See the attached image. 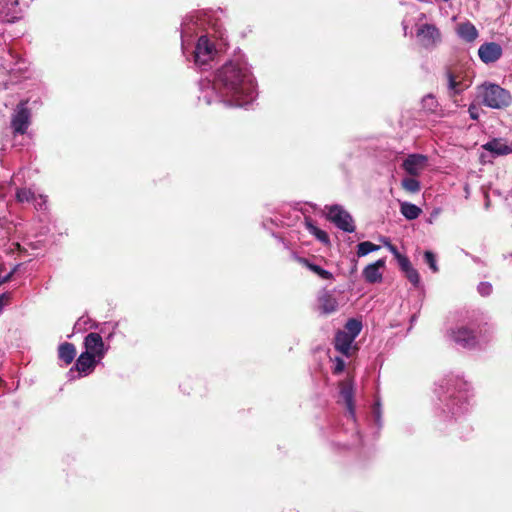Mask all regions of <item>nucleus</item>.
<instances>
[{
	"mask_svg": "<svg viewBox=\"0 0 512 512\" xmlns=\"http://www.w3.org/2000/svg\"><path fill=\"white\" fill-rule=\"evenodd\" d=\"M199 100L207 105L223 103L245 107L257 97V85L246 58L242 54L225 62L211 77L199 81Z\"/></svg>",
	"mask_w": 512,
	"mask_h": 512,
	"instance_id": "f257e3e1",
	"label": "nucleus"
},
{
	"mask_svg": "<svg viewBox=\"0 0 512 512\" xmlns=\"http://www.w3.org/2000/svg\"><path fill=\"white\" fill-rule=\"evenodd\" d=\"M439 400L443 403V412L457 418L465 414L472 396L469 384L458 375H448L439 383Z\"/></svg>",
	"mask_w": 512,
	"mask_h": 512,
	"instance_id": "f03ea898",
	"label": "nucleus"
},
{
	"mask_svg": "<svg viewBox=\"0 0 512 512\" xmlns=\"http://www.w3.org/2000/svg\"><path fill=\"white\" fill-rule=\"evenodd\" d=\"M477 97L481 103L491 109H505L512 103L511 93L500 85L484 82L477 86Z\"/></svg>",
	"mask_w": 512,
	"mask_h": 512,
	"instance_id": "7ed1b4c3",
	"label": "nucleus"
},
{
	"mask_svg": "<svg viewBox=\"0 0 512 512\" xmlns=\"http://www.w3.org/2000/svg\"><path fill=\"white\" fill-rule=\"evenodd\" d=\"M219 54L215 42L207 35H201L196 43L195 49L192 52L194 64L201 70H206L211 67Z\"/></svg>",
	"mask_w": 512,
	"mask_h": 512,
	"instance_id": "20e7f679",
	"label": "nucleus"
},
{
	"mask_svg": "<svg viewBox=\"0 0 512 512\" xmlns=\"http://www.w3.org/2000/svg\"><path fill=\"white\" fill-rule=\"evenodd\" d=\"M327 219L335 224L337 228L344 232L352 233L355 231V225L352 216L340 205H330L325 207Z\"/></svg>",
	"mask_w": 512,
	"mask_h": 512,
	"instance_id": "39448f33",
	"label": "nucleus"
},
{
	"mask_svg": "<svg viewBox=\"0 0 512 512\" xmlns=\"http://www.w3.org/2000/svg\"><path fill=\"white\" fill-rule=\"evenodd\" d=\"M99 362L98 359L89 355V353L82 352L74 366L68 371L67 378L69 380H75L76 378L87 376L94 371Z\"/></svg>",
	"mask_w": 512,
	"mask_h": 512,
	"instance_id": "423d86ee",
	"label": "nucleus"
},
{
	"mask_svg": "<svg viewBox=\"0 0 512 512\" xmlns=\"http://www.w3.org/2000/svg\"><path fill=\"white\" fill-rule=\"evenodd\" d=\"M416 37L425 49H432L441 42L440 30L434 24H417Z\"/></svg>",
	"mask_w": 512,
	"mask_h": 512,
	"instance_id": "0eeeda50",
	"label": "nucleus"
},
{
	"mask_svg": "<svg viewBox=\"0 0 512 512\" xmlns=\"http://www.w3.org/2000/svg\"><path fill=\"white\" fill-rule=\"evenodd\" d=\"M450 337L463 348H473L479 344L475 330L464 324L451 329Z\"/></svg>",
	"mask_w": 512,
	"mask_h": 512,
	"instance_id": "6e6552de",
	"label": "nucleus"
},
{
	"mask_svg": "<svg viewBox=\"0 0 512 512\" xmlns=\"http://www.w3.org/2000/svg\"><path fill=\"white\" fill-rule=\"evenodd\" d=\"M83 344L85 347L84 352L89 353V355L95 357L98 361H101L108 351V346L104 344L101 335L96 332L87 334Z\"/></svg>",
	"mask_w": 512,
	"mask_h": 512,
	"instance_id": "1a4fd4ad",
	"label": "nucleus"
},
{
	"mask_svg": "<svg viewBox=\"0 0 512 512\" xmlns=\"http://www.w3.org/2000/svg\"><path fill=\"white\" fill-rule=\"evenodd\" d=\"M28 100L21 101L15 110L13 115L11 126L14 133L24 134L29 123L30 111L27 108Z\"/></svg>",
	"mask_w": 512,
	"mask_h": 512,
	"instance_id": "9d476101",
	"label": "nucleus"
},
{
	"mask_svg": "<svg viewBox=\"0 0 512 512\" xmlns=\"http://www.w3.org/2000/svg\"><path fill=\"white\" fill-rule=\"evenodd\" d=\"M34 209L41 211V215L39 216V223L41 226L39 227V234H46L50 231L51 218L47 212V196L39 194H34Z\"/></svg>",
	"mask_w": 512,
	"mask_h": 512,
	"instance_id": "9b49d317",
	"label": "nucleus"
},
{
	"mask_svg": "<svg viewBox=\"0 0 512 512\" xmlns=\"http://www.w3.org/2000/svg\"><path fill=\"white\" fill-rule=\"evenodd\" d=\"M427 157L422 154H410L403 161V169L411 176H418L426 167Z\"/></svg>",
	"mask_w": 512,
	"mask_h": 512,
	"instance_id": "f8f14e48",
	"label": "nucleus"
},
{
	"mask_svg": "<svg viewBox=\"0 0 512 512\" xmlns=\"http://www.w3.org/2000/svg\"><path fill=\"white\" fill-rule=\"evenodd\" d=\"M385 265V258L378 259L374 263L367 265L362 272L364 280L370 284L381 282L383 278V273L381 270L385 267Z\"/></svg>",
	"mask_w": 512,
	"mask_h": 512,
	"instance_id": "ddd939ff",
	"label": "nucleus"
},
{
	"mask_svg": "<svg viewBox=\"0 0 512 512\" xmlns=\"http://www.w3.org/2000/svg\"><path fill=\"white\" fill-rule=\"evenodd\" d=\"M478 55L484 63H493L501 57L502 48L495 42L484 43L479 47Z\"/></svg>",
	"mask_w": 512,
	"mask_h": 512,
	"instance_id": "4468645a",
	"label": "nucleus"
},
{
	"mask_svg": "<svg viewBox=\"0 0 512 512\" xmlns=\"http://www.w3.org/2000/svg\"><path fill=\"white\" fill-rule=\"evenodd\" d=\"M482 148L490 152L493 156H504L512 153V147L501 138H493L482 145Z\"/></svg>",
	"mask_w": 512,
	"mask_h": 512,
	"instance_id": "2eb2a0df",
	"label": "nucleus"
},
{
	"mask_svg": "<svg viewBox=\"0 0 512 512\" xmlns=\"http://www.w3.org/2000/svg\"><path fill=\"white\" fill-rule=\"evenodd\" d=\"M198 25V17L187 16L181 26V38H182V51L183 54H187V41L192 37L195 27Z\"/></svg>",
	"mask_w": 512,
	"mask_h": 512,
	"instance_id": "dca6fc26",
	"label": "nucleus"
},
{
	"mask_svg": "<svg viewBox=\"0 0 512 512\" xmlns=\"http://www.w3.org/2000/svg\"><path fill=\"white\" fill-rule=\"evenodd\" d=\"M456 34L460 39L468 43L474 42L479 36L477 28L470 21L459 23L456 27Z\"/></svg>",
	"mask_w": 512,
	"mask_h": 512,
	"instance_id": "f3484780",
	"label": "nucleus"
},
{
	"mask_svg": "<svg viewBox=\"0 0 512 512\" xmlns=\"http://www.w3.org/2000/svg\"><path fill=\"white\" fill-rule=\"evenodd\" d=\"M340 395L346 404L349 417L355 420L354 390L351 382L341 384Z\"/></svg>",
	"mask_w": 512,
	"mask_h": 512,
	"instance_id": "a211bd4d",
	"label": "nucleus"
},
{
	"mask_svg": "<svg viewBox=\"0 0 512 512\" xmlns=\"http://www.w3.org/2000/svg\"><path fill=\"white\" fill-rule=\"evenodd\" d=\"M447 82L450 95L460 94L469 87V84L464 81L461 75L450 71L447 72Z\"/></svg>",
	"mask_w": 512,
	"mask_h": 512,
	"instance_id": "6ab92c4d",
	"label": "nucleus"
},
{
	"mask_svg": "<svg viewBox=\"0 0 512 512\" xmlns=\"http://www.w3.org/2000/svg\"><path fill=\"white\" fill-rule=\"evenodd\" d=\"M350 335H347L342 330L338 331L335 335L334 346L337 351L345 356H349L351 345L354 342Z\"/></svg>",
	"mask_w": 512,
	"mask_h": 512,
	"instance_id": "aec40b11",
	"label": "nucleus"
},
{
	"mask_svg": "<svg viewBox=\"0 0 512 512\" xmlns=\"http://www.w3.org/2000/svg\"><path fill=\"white\" fill-rule=\"evenodd\" d=\"M338 308L336 298L329 292H325L319 298V309L323 314H331Z\"/></svg>",
	"mask_w": 512,
	"mask_h": 512,
	"instance_id": "412c9836",
	"label": "nucleus"
},
{
	"mask_svg": "<svg viewBox=\"0 0 512 512\" xmlns=\"http://www.w3.org/2000/svg\"><path fill=\"white\" fill-rule=\"evenodd\" d=\"M295 258L299 263H301L302 265L307 267L309 270H311L313 273L318 275L320 278L325 279V280L333 279V274L331 272H329L328 270L323 269L319 265L313 264L308 259L303 258V257L296 256Z\"/></svg>",
	"mask_w": 512,
	"mask_h": 512,
	"instance_id": "4be33fe9",
	"label": "nucleus"
},
{
	"mask_svg": "<svg viewBox=\"0 0 512 512\" xmlns=\"http://www.w3.org/2000/svg\"><path fill=\"white\" fill-rule=\"evenodd\" d=\"M76 356V348L72 343H62L58 348V357L66 365L72 363Z\"/></svg>",
	"mask_w": 512,
	"mask_h": 512,
	"instance_id": "5701e85b",
	"label": "nucleus"
},
{
	"mask_svg": "<svg viewBox=\"0 0 512 512\" xmlns=\"http://www.w3.org/2000/svg\"><path fill=\"white\" fill-rule=\"evenodd\" d=\"M304 224L309 233L314 235L317 240L324 244L329 243L328 234L325 231L319 229L310 218H305Z\"/></svg>",
	"mask_w": 512,
	"mask_h": 512,
	"instance_id": "b1692460",
	"label": "nucleus"
},
{
	"mask_svg": "<svg viewBox=\"0 0 512 512\" xmlns=\"http://www.w3.org/2000/svg\"><path fill=\"white\" fill-rule=\"evenodd\" d=\"M401 214L407 220H414L418 218L422 212V210L415 204L409 202H403L400 206Z\"/></svg>",
	"mask_w": 512,
	"mask_h": 512,
	"instance_id": "393cba45",
	"label": "nucleus"
},
{
	"mask_svg": "<svg viewBox=\"0 0 512 512\" xmlns=\"http://www.w3.org/2000/svg\"><path fill=\"white\" fill-rule=\"evenodd\" d=\"M362 330V323L357 319H349L345 325L344 330H342L347 335H350L353 339H355Z\"/></svg>",
	"mask_w": 512,
	"mask_h": 512,
	"instance_id": "a878e982",
	"label": "nucleus"
},
{
	"mask_svg": "<svg viewBox=\"0 0 512 512\" xmlns=\"http://www.w3.org/2000/svg\"><path fill=\"white\" fill-rule=\"evenodd\" d=\"M401 185L404 190L412 194L418 193L421 189L420 182L414 177H406L402 179Z\"/></svg>",
	"mask_w": 512,
	"mask_h": 512,
	"instance_id": "bb28decb",
	"label": "nucleus"
},
{
	"mask_svg": "<svg viewBox=\"0 0 512 512\" xmlns=\"http://www.w3.org/2000/svg\"><path fill=\"white\" fill-rule=\"evenodd\" d=\"M380 249L379 245H376L370 241L360 242L357 245V255L358 257H364L371 252L378 251Z\"/></svg>",
	"mask_w": 512,
	"mask_h": 512,
	"instance_id": "cd10ccee",
	"label": "nucleus"
},
{
	"mask_svg": "<svg viewBox=\"0 0 512 512\" xmlns=\"http://www.w3.org/2000/svg\"><path fill=\"white\" fill-rule=\"evenodd\" d=\"M371 416L378 429L382 427V407L380 398L376 397L371 410Z\"/></svg>",
	"mask_w": 512,
	"mask_h": 512,
	"instance_id": "c85d7f7f",
	"label": "nucleus"
},
{
	"mask_svg": "<svg viewBox=\"0 0 512 512\" xmlns=\"http://www.w3.org/2000/svg\"><path fill=\"white\" fill-rule=\"evenodd\" d=\"M438 101L435 96L428 94L422 98V108L430 113L436 112Z\"/></svg>",
	"mask_w": 512,
	"mask_h": 512,
	"instance_id": "c756f323",
	"label": "nucleus"
},
{
	"mask_svg": "<svg viewBox=\"0 0 512 512\" xmlns=\"http://www.w3.org/2000/svg\"><path fill=\"white\" fill-rule=\"evenodd\" d=\"M17 270L18 268L15 267L10 272L3 275V273L6 271V267L4 264H0V286L11 281Z\"/></svg>",
	"mask_w": 512,
	"mask_h": 512,
	"instance_id": "7c9ffc66",
	"label": "nucleus"
},
{
	"mask_svg": "<svg viewBox=\"0 0 512 512\" xmlns=\"http://www.w3.org/2000/svg\"><path fill=\"white\" fill-rule=\"evenodd\" d=\"M424 261L429 265L430 269L433 272H438L436 256L433 252L425 251L424 252Z\"/></svg>",
	"mask_w": 512,
	"mask_h": 512,
	"instance_id": "2f4dec72",
	"label": "nucleus"
},
{
	"mask_svg": "<svg viewBox=\"0 0 512 512\" xmlns=\"http://www.w3.org/2000/svg\"><path fill=\"white\" fill-rule=\"evenodd\" d=\"M407 279L414 285L417 286L420 282V276L416 269L413 267L409 268L407 271L404 272Z\"/></svg>",
	"mask_w": 512,
	"mask_h": 512,
	"instance_id": "473e14b6",
	"label": "nucleus"
},
{
	"mask_svg": "<svg viewBox=\"0 0 512 512\" xmlns=\"http://www.w3.org/2000/svg\"><path fill=\"white\" fill-rule=\"evenodd\" d=\"M478 292L482 296H489L492 293V285L489 282H481L477 287Z\"/></svg>",
	"mask_w": 512,
	"mask_h": 512,
	"instance_id": "72a5a7b5",
	"label": "nucleus"
},
{
	"mask_svg": "<svg viewBox=\"0 0 512 512\" xmlns=\"http://www.w3.org/2000/svg\"><path fill=\"white\" fill-rule=\"evenodd\" d=\"M396 260H397V262H398V264H399V266H400V268H401V270L403 272L407 271L409 268L412 267L409 259L406 256H404V255H402L401 257H399Z\"/></svg>",
	"mask_w": 512,
	"mask_h": 512,
	"instance_id": "f704fd0d",
	"label": "nucleus"
},
{
	"mask_svg": "<svg viewBox=\"0 0 512 512\" xmlns=\"http://www.w3.org/2000/svg\"><path fill=\"white\" fill-rule=\"evenodd\" d=\"M479 111H480L479 107L475 104H471L468 108L469 116L473 120L479 119V117H480Z\"/></svg>",
	"mask_w": 512,
	"mask_h": 512,
	"instance_id": "c9c22d12",
	"label": "nucleus"
},
{
	"mask_svg": "<svg viewBox=\"0 0 512 512\" xmlns=\"http://www.w3.org/2000/svg\"><path fill=\"white\" fill-rule=\"evenodd\" d=\"M384 245L388 248V250L394 255L396 259L402 256V254L398 251L396 246L392 245L387 239L383 240Z\"/></svg>",
	"mask_w": 512,
	"mask_h": 512,
	"instance_id": "e433bc0d",
	"label": "nucleus"
},
{
	"mask_svg": "<svg viewBox=\"0 0 512 512\" xmlns=\"http://www.w3.org/2000/svg\"><path fill=\"white\" fill-rule=\"evenodd\" d=\"M345 368V362L343 359L336 357L335 358V367H334V373L339 374L341 373Z\"/></svg>",
	"mask_w": 512,
	"mask_h": 512,
	"instance_id": "4c0bfd02",
	"label": "nucleus"
},
{
	"mask_svg": "<svg viewBox=\"0 0 512 512\" xmlns=\"http://www.w3.org/2000/svg\"><path fill=\"white\" fill-rule=\"evenodd\" d=\"M10 293H2L0 294V312L4 308L5 305H7L10 302Z\"/></svg>",
	"mask_w": 512,
	"mask_h": 512,
	"instance_id": "58836bf2",
	"label": "nucleus"
},
{
	"mask_svg": "<svg viewBox=\"0 0 512 512\" xmlns=\"http://www.w3.org/2000/svg\"><path fill=\"white\" fill-rule=\"evenodd\" d=\"M30 191H27V190H20L17 192V199L20 201V202H23V201H29V196H30Z\"/></svg>",
	"mask_w": 512,
	"mask_h": 512,
	"instance_id": "ea45409f",
	"label": "nucleus"
},
{
	"mask_svg": "<svg viewBox=\"0 0 512 512\" xmlns=\"http://www.w3.org/2000/svg\"><path fill=\"white\" fill-rule=\"evenodd\" d=\"M415 320H416V316H412L411 317V323L415 322Z\"/></svg>",
	"mask_w": 512,
	"mask_h": 512,
	"instance_id": "a19ab883",
	"label": "nucleus"
},
{
	"mask_svg": "<svg viewBox=\"0 0 512 512\" xmlns=\"http://www.w3.org/2000/svg\"><path fill=\"white\" fill-rule=\"evenodd\" d=\"M425 17H426V16H425V14H423V13L420 15V19H424Z\"/></svg>",
	"mask_w": 512,
	"mask_h": 512,
	"instance_id": "79ce46f5",
	"label": "nucleus"
}]
</instances>
